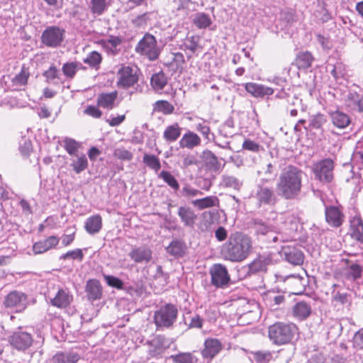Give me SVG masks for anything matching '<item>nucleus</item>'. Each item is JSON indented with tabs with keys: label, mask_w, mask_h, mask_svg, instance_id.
I'll return each instance as SVG.
<instances>
[{
	"label": "nucleus",
	"mask_w": 363,
	"mask_h": 363,
	"mask_svg": "<svg viewBox=\"0 0 363 363\" xmlns=\"http://www.w3.org/2000/svg\"><path fill=\"white\" fill-rule=\"evenodd\" d=\"M303 175V171L295 166L285 167L276 185L277 195L287 200L297 198L301 191Z\"/></svg>",
	"instance_id": "obj_1"
},
{
	"label": "nucleus",
	"mask_w": 363,
	"mask_h": 363,
	"mask_svg": "<svg viewBox=\"0 0 363 363\" xmlns=\"http://www.w3.org/2000/svg\"><path fill=\"white\" fill-rule=\"evenodd\" d=\"M252 250V242L250 237L240 233L231 234L228 242L223 246V257L233 262L245 260Z\"/></svg>",
	"instance_id": "obj_2"
},
{
	"label": "nucleus",
	"mask_w": 363,
	"mask_h": 363,
	"mask_svg": "<svg viewBox=\"0 0 363 363\" xmlns=\"http://www.w3.org/2000/svg\"><path fill=\"white\" fill-rule=\"evenodd\" d=\"M297 328L293 323L277 322L269 327L268 336L274 345H281L290 342Z\"/></svg>",
	"instance_id": "obj_3"
},
{
	"label": "nucleus",
	"mask_w": 363,
	"mask_h": 363,
	"mask_svg": "<svg viewBox=\"0 0 363 363\" xmlns=\"http://www.w3.org/2000/svg\"><path fill=\"white\" fill-rule=\"evenodd\" d=\"M178 309L176 306L167 303L161 306L154 314V322L157 328H169L176 322Z\"/></svg>",
	"instance_id": "obj_4"
},
{
	"label": "nucleus",
	"mask_w": 363,
	"mask_h": 363,
	"mask_svg": "<svg viewBox=\"0 0 363 363\" xmlns=\"http://www.w3.org/2000/svg\"><path fill=\"white\" fill-rule=\"evenodd\" d=\"M135 51L137 53L146 56L150 60H156L160 55L155 38L150 34H145L138 43Z\"/></svg>",
	"instance_id": "obj_5"
},
{
	"label": "nucleus",
	"mask_w": 363,
	"mask_h": 363,
	"mask_svg": "<svg viewBox=\"0 0 363 363\" xmlns=\"http://www.w3.org/2000/svg\"><path fill=\"white\" fill-rule=\"evenodd\" d=\"M333 161L331 159H325L315 163L312 172L316 179L326 184L332 182L333 179Z\"/></svg>",
	"instance_id": "obj_6"
},
{
	"label": "nucleus",
	"mask_w": 363,
	"mask_h": 363,
	"mask_svg": "<svg viewBox=\"0 0 363 363\" xmlns=\"http://www.w3.org/2000/svg\"><path fill=\"white\" fill-rule=\"evenodd\" d=\"M28 305V296L19 291H12L9 293L4 301V306L6 308L14 309L16 313H21L26 310Z\"/></svg>",
	"instance_id": "obj_7"
},
{
	"label": "nucleus",
	"mask_w": 363,
	"mask_h": 363,
	"mask_svg": "<svg viewBox=\"0 0 363 363\" xmlns=\"http://www.w3.org/2000/svg\"><path fill=\"white\" fill-rule=\"evenodd\" d=\"M9 342L16 350L25 352L32 346L33 337L30 333L23 331L20 327L9 336Z\"/></svg>",
	"instance_id": "obj_8"
},
{
	"label": "nucleus",
	"mask_w": 363,
	"mask_h": 363,
	"mask_svg": "<svg viewBox=\"0 0 363 363\" xmlns=\"http://www.w3.org/2000/svg\"><path fill=\"white\" fill-rule=\"evenodd\" d=\"M254 196L259 206H274L277 201V196L273 188L264 184L257 186Z\"/></svg>",
	"instance_id": "obj_9"
},
{
	"label": "nucleus",
	"mask_w": 363,
	"mask_h": 363,
	"mask_svg": "<svg viewBox=\"0 0 363 363\" xmlns=\"http://www.w3.org/2000/svg\"><path fill=\"white\" fill-rule=\"evenodd\" d=\"M65 30L57 26L46 28L41 36L42 43L48 47L56 48L63 40Z\"/></svg>",
	"instance_id": "obj_10"
},
{
	"label": "nucleus",
	"mask_w": 363,
	"mask_h": 363,
	"mask_svg": "<svg viewBox=\"0 0 363 363\" xmlns=\"http://www.w3.org/2000/svg\"><path fill=\"white\" fill-rule=\"evenodd\" d=\"M325 216L327 223L334 228L341 226L345 220V215L337 206H325Z\"/></svg>",
	"instance_id": "obj_11"
},
{
	"label": "nucleus",
	"mask_w": 363,
	"mask_h": 363,
	"mask_svg": "<svg viewBox=\"0 0 363 363\" xmlns=\"http://www.w3.org/2000/svg\"><path fill=\"white\" fill-rule=\"evenodd\" d=\"M211 282L217 287H222L228 284L230 277L225 267L220 264H214L211 269Z\"/></svg>",
	"instance_id": "obj_12"
},
{
	"label": "nucleus",
	"mask_w": 363,
	"mask_h": 363,
	"mask_svg": "<svg viewBox=\"0 0 363 363\" xmlns=\"http://www.w3.org/2000/svg\"><path fill=\"white\" fill-rule=\"evenodd\" d=\"M281 255L288 262L293 265H301L303 262V253L297 247L284 246L282 247Z\"/></svg>",
	"instance_id": "obj_13"
},
{
	"label": "nucleus",
	"mask_w": 363,
	"mask_h": 363,
	"mask_svg": "<svg viewBox=\"0 0 363 363\" xmlns=\"http://www.w3.org/2000/svg\"><path fill=\"white\" fill-rule=\"evenodd\" d=\"M223 345L220 340L216 338H207L203 343V349L201 355L204 359H213L222 350Z\"/></svg>",
	"instance_id": "obj_14"
},
{
	"label": "nucleus",
	"mask_w": 363,
	"mask_h": 363,
	"mask_svg": "<svg viewBox=\"0 0 363 363\" xmlns=\"http://www.w3.org/2000/svg\"><path fill=\"white\" fill-rule=\"evenodd\" d=\"M138 81V77L133 70L129 66L123 67L118 72V82L119 86L128 88L133 86Z\"/></svg>",
	"instance_id": "obj_15"
},
{
	"label": "nucleus",
	"mask_w": 363,
	"mask_h": 363,
	"mask_svg": "<svg viewBox=\"0 0 363 363\" xmlns=\"http://www.w3.org/2000/svg\"><path fill=\"white\" fill-rule=\"evenodd\" d=\"M152 250L146 246L134 247L128 254L135 263L149 262L152 259Z\"/></svg>",
	"instance_id": "obj_16"
},
{
	"label": "nucleus",
	"mask_w": 363,
	"mask_h": 363,
	"mask_svg": "<svg viewBox=\"0 0 363 363\" xmlns=\"http://www.w3.org/2000/svg\"><path fill=\"white\" fill-rule=\"evenodd\" d=\"M345 104L350 111L363 112V96L356 91H350L345 98Z\"/></svg>",
	"instance_id": "obj_17"
},
{
	"label": "nucleus",
	"mask_w": 363,
	"mask_h": 363,
	"mask_svg": "<svg viewBox=\"0 0 363 363\" xmlns=\"http://www.w3.org/2000/svg\"><path fill=\"white\" fill-rule=\"evenodd\" d=\"M245 90L255 97H264L272 95L274 89L271 87L253 82L246 83Z\"/></svg>",
	"instance_id": "obj_18"
},
{
	"label": "nucleus",
	"mask_w": 363,
	"mask_h": 363,
	"mask_svg": "<svg viewBox=\"0 0 363 363\" xmlns=\"http://www.w3.org/2000/svg\"><path fill=\"white\" fill-rule=\"evenodd\" d=\"M271 262L272 259L269 256L265 255H259L249 264V272L252 274L264 272L267 271V267Z\"/></svg>",
	"instance_id": "obj_19"
},
{
	"label": "nucleus",
	"mask_w": 363,
	"mask_h": 363,
	"mask_svg": "<svg viewBox=\"0 0 363 363\" xmlns=\"http://www.w3.org/2000/svg\"><path fill=\"white\" fill-rule=\"evenodd\" d=\"M60 239L55 235L48 237L47 239L35 242L33 250L35 254H41L55 247L59 243Z\"/></svg>",
	"instance_id": "obj_20"
},
{
	"label": "nucleus",
	"mask_w": 363,
	"mask_h": 363,
	"mask_svg": "<svg viewBox=\"0 0 363 363\" xmlns=\"http://www.w3.org/2000/svg\"><path fill=\"white\" fill-rule=\"evenodd\" d=\"M80 359L74 352H57L49 360V363H77Z\"/></svg>",
	"instance_id": "obj_21"
},
{
	"label": "nucleus",
	"mask_w": 363,
	"mask_h": 363,
	"mask_svg": "<svg viewBox=\"0 0 363 363\" xmlns=\"http://www.w3.org/2000/svg\"><path fill=\"white\" fill-rule=\"evenodd\" d=\"M86 291L88 299L95 301L100 299L102 296V288L100 282L96 279H90L86 282Z\"/></svg>",
	"instance_id": "obj_22"
},
{
	"label": "nucleus",
	"mask_w": 363,
	"mask_h": 363,
	"mask_svg": "<svg viewBox=\"0 0 363 363\" xmlns=\"http://www.w3.org/2000/svg\"><path fill=\"white\" fill-rule=\"evenodd\" d=\"M72 301V296L69 294V291L61 289H59L55 296L51 299L50 303L57 308H65Z\"/></svg>",
	"instance_id": "obj_23"
},
{
	"label": "nucleus",
	"mask_w": 363,
	"mask_h": 363,
	"mask_svg": "<svg viewBox=\"0 0 363 363\" xmlns=\"http://www.w3.org/2000/svg\"><path fill=\"white\" fill-rule=\"evenodd\" d=\"M201 143V140L196 133L188 131L183 135L179 141V145L182 148L193 149L199 146Z\"/></svg>",
	"instance_id": "obj_24"
},
{
	"label": "nucleus",
	"mask_w": 363,
	"mask_h": 363,
	"mask_svg": "<svg viewBox=\"0 0 363 363\" xmlns=\"http://www.w3.org/2000/svg\"><path fill=\"white\" fill-rule=\"evenodd\" d=\"M178 216L185 226L193 228L197 216L189 207L180 206L178 209Z\"/></svg>",
	"instance_id": "obj_25"
},
{
	"label": "nucleus",
	"mask_w": 363,
	"mask_h": 363,
	"mask_svg": "<svg viewBox=\"0 0 363 363\" xmlns=\"http://www.w3.org/2000/svg\"><path fill=\"white\" fill-rule=\"evenodd\" d=\"M350 230L352 238L363 242V220L359 216H355L350 220Z\"/></svg>",
	"instance_id": "obj_26"
},
{
	"label": "nucleus",
	"mask_w": 363,
	"mask_h": 363,
	"mask_svg": "<svg viewBox=\"0 0 363 363\" xmlns=\"http://www.w3.org/2000/svg\"><path fill=\"white\" fill-rule=\"evenodd\" d=\"M292 313L296 318L303 320L311 315V306L306 301H299L293 306Z\"/></svg>",
	"instance_id": "obj_27"
},
{
	"label": "nucleus",
	"mask_w": 363,
	"mask_h": 363,
	"mask_svg": "<svg viewBox=\"0 0 363 363\" xmlns=\"http://www.w3.org/2000/svg\"><path fill=\"white\" fill-rule=\"evenodd\" d=\"M330 116L333 124L340 129L345 128L351 122L349 116L339 110L331 111L330 113Z\"/></svg>",
	"instance_id": "obj_28"
},
{
	"label": "nucleus",
	"mask_w": 363,
	"mask_h": 363,
	"mask_svg": "<svg viewBox=\"0 0 363 363\" xmlns=\"http://www.w3.org/2000/svg\"><path fill=\"white\" fill-rule=\"evenodd\" d=\"M70 167L76 174H80L88 167V160L83 153L73 155L71 158Z\"/></svg>",
	"instance_id": "obj_29"
},
{
	"label": "nucleus",
	"mask_w": 363,
	"mask_h": 363,
	"mask_svg": "<svg viewBox=\"0 0 363 363\" xmlns=\"http://www.w3.org/2000/svg\"><path fill=\"white\" fill-rule=\"evenodd\" d=\"M84 228L91 235L99 233L102 228L101 216L100 215L90 216L86 219Z\"/></svg>",
	"instance_id": "obj_30"
},
{
	"label": "nucleus",
	"mask_w": 363,
	"mask_h": 363,
	"mask_svg": "<svg viewBox=\"0 0 363 363\" xmlns=\"http://www.w3.org/2000/svg\"><path fill=\"white\" fill-rule=\"evenodd\" d=\"M117 91H112L110 93H102L98 99V105L104 108L112 109L114 107V103L117 98Z\"/></svg>",
	"instance_id": "obj_31"
},
{
	"label": "nucleus",
	"mask_w": 363,
	"mask_h": 363,
	"mask_svg": "<svg viewBox=\"0 0 363 363\" xmlns=\"http://www.w3.org/2000/svg\"><path fill=\"white\" fill-rule=\"evenodd\" d=\"M192 204L197 208L202 210L204 208L218 206L219 204V199L216 196H209L194 200L192 201Z\"/></svg>",
	"instance_id": "obj_32"
},
{
	"label": "nucleus",
	"mask_w": 363,
	"mask_h": 363,
	"mask_svg": "<svg viewBox=\"0 0 363 363\" xmlns=\"http://www.w3.org/2000/svg\"><path fill=\"white\" fill-rule=\"evenodd\" d=\"M111 0H90L89 9L94 15H102L111 5Z\"/></svg>",
	"instance_id": "obj_33"
},
{
	"label": "nucleus",
	"mask_w": 363,
	"mask_h": 363,
	"mask_svg": "<svg viewBox=\"0 0 363 363\" xmlns=\"http://www.w3.org/2000/svg\"><path fill=\"white\" fill-rule=\"evenodd\" d=\"M186 246L184 242L178 240H173L166 248L168 254L175 257H182L185 253Z\"/></svg>",
	"instance_id": "obj_34"
},
{
	"label": "nucleus",
	"mask_w": 363,
	"mask_h": 363,
	"mask_svg": "<svg viewBox=\"0 0 363 363\" xmlns=\"http://www.w3.org/2000/svg\"><path fill=\"white\" fill-rule=\"evenodd\" d=\"M203 158L206 164L211 170L217 172L220 169V164L217 157L211 150H204L203 152Z\"/></svg>",
	"instance_id": "obj_35"
},
{
	"label": "nucleus",
	"mask_w": 363,
	"mask_h": 363,
	"mask_svg": "<svg viewBox=\"0 0 363 363\" xmlns=\"http://www.w3.org/2000/svg\"><path fill=\"white\" fill-rule=\"evenodd\" d=\"M181 131L182 129L179 125L177 123H174L166 128L163 133V137L167 142H174L180 136Z\"/></svg>",
	"instance_id": "obj_36"
},
{
	"label": "nucleus",
	"mask_w": 363,
	"mask_h": 363,
	"mask_svg": "<svg viewBox=\"0 0 363 363\" xmlns=\"http://www.w3.org/2000/svg\"><path fill=\"white\" fill-rule=\"evenodd\" d=\"M81 69H85L86 67L79 62H71L64 64L62 67V71L67 77L72 79L75 76L77 72Z\"/></svg>",
	"instance_id": "obj_37"
},
{
	"label": "nucleus",
	"mask_w": 363,
	"mask_h": 363,
	"mask_svg": "<svg viewBox=\"0 0 363 363\" xmlns=\"http://www.w3.org/2000/svg\"><path fill=\"white\" fill-rule=\"evenodd\" d=\"M362 274V267L356 263L349 265L345 270V276L350 281H355L360 279Z\"/></svg>",
	"instance_id": "obj_38"
},
{
	"label": "nucleus",
	"mask_w": 363,
	"mask_h": 363,
	"mask_svg": "<svg viewBox=\"0 0 363 363\" xmlns=\"http://www.w3.org/2000/svg\"><path fill=\"white\" fill-rule=\"evenodd\" d=\"M150 83L153 89L158 91L166 86L167 78L162 72H160L152 76Z\"/></svg>",
	"instance_id": "obj_39"
},
{
	"label": "nucleus",
	"mask_w": 363,
	"mask_h": 363,
	"mask_svg": "<svg viewBox=\"0 0 363 363\" xmlns=\"http://www.w3.org/2000/svg\"><path fill=\"white\" fill-rule=\"evenodd\" d=\"M193 23L198 28L205 29L211 25L212 21L209 15L201 12L195 15Z\"/></svg>",
	"instance_id": "obj_40"
},
{
	"label": "nucleus",
	"mask_w": 363,
	"mask_h": 363,
	"mask_svg": "<svg viewBox=\"0 0 363 363\" xmlns=\"http://www.w3.org/2000/svg\"><path fill=\"white\" fill-rule=\"evenodd\" d=\"M63 147L70 156H73L79 154L78 150L81 147V143L67 137L63 140Z\"/></svg>",
	"instance_id": "obj_41"
},
{
	"label": "nucleus",
	"mask_w": 363,
	"mask_h": 363,
	"mask_svg": "<svg viewBox=\"0 0 363 363\" xmlns=\"http://www.w3.org/2000/svg\"><path fill=\"white\" fill-rule=\"evenodd\" d=\"M313 61L312 54L308 51L300 52L296 59L298 67L306 69L311 66Z\"/></svg>",
	"instance_id": "obj_42"
},
{
	"label": "nucleus",
	"mask_w": 363,
	"mask_h": 363,
	"mask_svg": "<svg viewBox=\"0 0 363 363\" xmlns=\"http://www.w3.org/2000/svg\"><path fill=\"white\" fill-rule=\"evenodd\" d=\"M170 358L174 363H195L196 362V358L191 352H180L172 355Z\"/></svg>",
	"instance_id": "obj_43"
},
{
	"label": "nucleus",
	"mask_w": 363,
	"mask_h": 363,
	"mask_svg": "<svg viewBox=\"0 0 363 363\" xmlns=\"http://www.w3.org/2000/svg\"><path fill=\"white\" fill-rule=\"evenodd\" d=\"M222 184L225 187L240 190L242 186V182L233 176L223 175L222 177Z\"/></svg>",
	"instance_id": "obj_44"
},
{
	"label": "nucleus",
	"mask_w": 363,
	"mask_h": 363,
	"mask_svg": "<svg viewBox=\"0 0 363 363\" xmlns=\"http://www.w3.org/2000/svg\"><path fill=\"white\" fill-rule=\"evenodd\" d=\"M154 110L157 112H161L164 114L172 113L174 107L167 101H157L154 104Z\"/></svg>",
	"instance_id": "obj_45"
},
{
	"label": "nucleus",
	"mask_w": 363,
	"mask_h": 363,
	"mask_svg": "<svg viewBox=\"0 0 363 363\" xmlns=\"http://www.w3.org/2000/svg\"><path fill=\"white\" fill-rule=\"evenodd\" d=\"M101 55L96 51L91 52L86 58L84 59V62L93 68H99L101 62Z\"/></svg>",
	"instance_id": "obj_46"
},
{
	"label": "nucleus",
	"mask_w": 363,
	"mask_h": 363,
	"mask_svg": "<svg viewBox=\"0 0 363 363\" xmlns=\"http://www.w3.org/2000/svg\"><path fill=\"white\" fill-rule=\"evenodd\" d=\"M158 177L164 180L172 189L177 191L179 188V184L175 177L167 171H162Z\"/></svg>",
	"instance_id": "obj_47"
},
{
	"label": "nucleus",
	"mask_w": 363,
	"mask_h": 363,
	"mask_svg": "<svg viewBox=\"0 0 363 363\" xmlns=\"http://www.w3.org/2000/svg\"><path fill=\"white\" fill-rule=\"evenodd\" d=\"M251 354L257 363H269L272 359V353L269 351H257L251 352Z\"/></svg>",
	"instance_id": "obj_48"
},
{
	"label": "nucleus",
	"mask_w": 363,
	"mask_h": 363,
	"mask_svg": "<svg viewBox=\"0 0 363 363\" xmlns=\"http://www.w3.org/2000/svg\"><path fill=\"white\" fill-rule=\"evenodd\" d=\"M298 223L299 219L296 215L292 213L286 215L284 223L289 230L291 232L296 231L298 229Z\"/></svg>",
	"instance_id": "obj_49"
},
{
	"label": "nucleus",
	"mask_w": 363,
	"mask_h": 363,
	"mask_svg": "<svg viewBox=\"0 0 363 363\" xmlns=\"http://www.w3.org/2000/svg\"><path fill=\"white\" fill-rule=\"evenodd\" d=\"M121 40L116 36H111L108 39L103 41V45L112 54H116L117 47L121 45Z\"/></svg>",
	"instance_id": "obj_50"
},
{
	"label": "nucleus",
	"mask_w": 363,
	"mask_h": 363,
	"mask_svg": "<svg viewBox=\"0 0 363 363\" xmlns=\"http://www.w3.org/2000/svg\"><path fill=\"white\" fill-rule=\"evenodd\" d=\"M143 162L155 172H157L161 168L159 159L153 155L145 154L143 157Z\"/></svg>",
	"instance_id": "obj_51"
},
{
	"label": "nucleus",
	"mask_w": 363,
	"mask_h": 363,
	"mask_svg": "<svg viewBox=\"0 0 363 363\" xmlns=\"http://www.w3.org/2000/svg\"><path fill=\"white\" fill-rule=\"evenodd\" d=\"M59 70L55 66H51L47 71L43 74V76L46 78L47 82L57 84L59 79Z\"/></svg>",
	"instance_id": "obj_52"
},
{
	"label": "nucleus",
	"mask_w": 363,
	"mask_h": 363,
	"mask_svg": "<svg viewBox=\"0 0 363 363\" xmlns=\"http://www.w3.org/2000/svg\"><path fill=\"white\" fill-rule=\"evenodd\" d=\"M29 75L28 70L23 67L21 72L15 76L12 82L15 85H25L27 84Z\"/></svg>",
	"instance_id": "obj_53"
},
{
	"label": "nucleus",
	"mask_w": 363,
	"mask_h": 363,
	"mask_svg": "<svg viewBox=\"0 0 363 363\" xmlns=\"http://www.w3.org/2000/svg\"><path fill=\"white\" fill-rule=\"evenodd\" d=\"M346 74L345 66L341 62H337L333 65V69L331 70V74L335 79H341L344 77Z\"/></svg>",
	"instance_id": "obj_54"
},
{
	"label": "nucleus",
	"mask_w": 363,
	"mask_h": 363,
	"mask_svg": "<svg viewBox=\"0 0 363 363\" xmlns=\"http://www.w3.org/2000/svg\"><path fill=\"white\" fill-rule=\"evenodd\" d=\"M104 279L106 284L111 287L121 289L123 286V282L119 278L112 275L104 274Z\"/></svg>",
	"instance_id": "obj_55"
},
{
	"label": "nucleus",
	"mask_w": 363,
	"mask_h": 363,
	"mask_svg": "<svg viewBox=\"0 0 363 363\" xmlns=\"http://www.w3.org/2000/svg\"><path fill=\"white\" fill-rule=\"evenodd\" d=\"M60 258V259H67L68 258H71L72 259L82 262L84 259V254L81 249H75L62 255Z\"/></svg>",
	"instance_id": "obj_56"
},
{
	"label": "nucleus",
	"mask_w": 363,
	"mask_h": 363,
	"mask_svg": "<svg viewBox=\"0 0 363 363\" xmlns=\"http://www.w3.org/2000/svg\"><path fill=\"white\" fill-rule=\"evenodd\" d=\"M182 194L183 196L190 199L198 196H201L203 194V192L199 189H196L191 186L190 185L186 184L183 186L182 189Z\"/></svg>",
	"instance_id": "obj_57"
},
{
	"label": "nucleus",
	"mask_w": 363,
	"mask_h": 363,
	"mask_svg": "<svg viewBox=\"0 0 363 363\" xmlns=\"http://www.w3.org/2000/svg\"><path fill=\"white\" fill-rule=\"evenodd\" d=\"M157 346L162 350H166L170 347L171 345L174 342L172 338H168L163 335H158L155 338Z\"/></svg>",
	"instance_id": "obj_58"
},
{
	"label": "nucleus",
	"mask_w": 363,
	"mask_h": 363,
	"mask_svg": "<svg viewBox=\"0 0 363 363\" xmlns=\"http://www.w3.org/2000/svg\"><path fill=\"white\" fill-rule=\"evenodd\" d=\"M199 36L192 35L186 38L184 45L188 50H191L192 52H194L199 48Z\"/></svg>",
	"instance_id": "obj_59"
},
{
	"label": "nucleus",
	"mask_w": 363,
	"mask_h": 363,
	"mask_svg": "<svg viewBox=\"0 0 363 363\" xmlns=\"http://www.w3.org/2000/svg\"><path fill=\"white\" fill-rule=\"evenodd\" d=\"M254 228L257 234L266 235L269 232L270 228L261 220H254Z\"/></svg>",
	"instance_id": "obj_60"
},
{
	"label": "nucleus",
	"mask_w": 363,
	"mask_h": 363,
	"mask_svg": "<svg viewBox=\"0 0 363 363\" xmlns=\"http://www.w3.org/2000/svg\"><path fill=\"white\" fill-rule=\"evenodd\" d=\"M242 148L245 150H249L253 152H258L261 149V146L259 144L252 140L246 139L242 143Z\"/></svg>",
	"instance_id": "obj_61"
},
{
	"label": "nucleus",
	"mask_w": 363,
	"mask_h": 363,
	"mask_svg": "<svg viewBox=\"0 0 363 363\" xmlns=\"http://www.w3.org/2000/svg\"><path fill=\"white\" fill-rule=\"evenodd\" d=\"M315 37L317 41L320 44L323 50H329L332 49L333 43L329 38L322 35L321 34H316Z\"/></svg>",
	"instance_id": "obj_62"
},
{
	"label": "nucleus",
	"mask_w": 363,
	"mask_h": 363,
	"mask_svg": "<svg viewBox=\"0 0 363 363\" xmlns=\"http://www.w3.org/2000/svg\"><path fill=\"white\" fill-rule=\"evenodd\" d=\"M353 347L357 350H363V328L359 330L353 337Z\"/></svg>",
	"instance_id": "obj_63"
},
{
	"label": "nucleus",
	"mask_w": 363,
	"mask_h": 363,
	"mask_svg": "<svg viewBox=\"0 0 363 363\" xmlns=\"http://www.w3.org/2000/svg\"><path fill=\"white\" fill-rule=\"evenodd\" d=\"M172 65L175 66V69L177 70L182 69L184 63V57L181 52H176L172 54Z\"/></svg>",
	"instance_id": "obj_64"
}]
</instances>
